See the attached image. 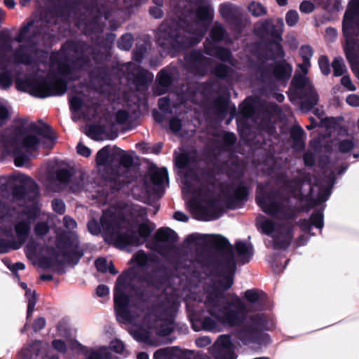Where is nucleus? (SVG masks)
Returning a JSON list of instances; mask_svg holds the SVG:
<instances>
[{
    "mask_svg": "<svg viewBox=\"0 0 359 359\" xmlns=\"http://www.w3.org/2000/svg\"><path fill=\"white\" fill-rule=\"evenodd\" d=\"M229 98L223 95L219 96L214 102L215 109L219 114H226L228 110Z\"/></svg>",
    "mask_w": 359,
    "mask_h": 359,
    "instance_id": "6e6d98bb",
    "label": "nucleus"
},
{
    "mask_svg": "<svg viewBox=\"0 0 359 359\" xmlns=\"http://www.w3.org/2000/svg\"><path fill=\"white\" fill-rule=\"evenodd\" d=\"M192 327L195 331L203 330L206 331H215L217 328V321L210 316H205L202 319H193Z\"/></svg>",
    "mask_w": 359,
    "mask_h": 359,
    "instance_id": "c9c22d12",
    "label": "nucleus"
},
{
    "mask_svg": "<svg viewBox=\"0 0 359 359\" xmlns=\"http://www.w3.org/2000/svg\"><path fill=\"white\" fill-rule=\"evenodd\" d=\"M318 65L321 73L325 76H328L330 74V64L329 58L327 55H320L318 58Z\"/></svg>",
    "mask_w": 359,
    "mask_h": 359,
    "instance_id": "0e129e2a",
    "label": "nucleus"
},
{
    "mask_svg": "<svg viewBox=\"0 0 359 359\" xmlns=\"http://www.w3.org/2000/svg\"><path fill=\"white\" fill-rule=\"evenodd\" d=\"M149 175L152 184L157 187H161L165 180H168V172L165 168H151Z\"/></svg>",
    "mask_w": 359,
    "mask_h": 359,
    "instance_id": "e433bc0d",
    "label": "nucleus"
},
{
    "mask_svg": "<svg viewBox=\"0 0 359 359\" xmlns=\"http://www.w3.org/2000/svg\"><path fill=\"white\" fill-rule=\"evenodd\" d=\"M309 220L315 227L318 229H323L324 226V215L322 209H318L312 212L310 216Z\"/></svg>",
    "mask_w": 359,
    "mask_h": 359,
    "instance_id": "5fc2aeb1",
    "label": "nucleus"
},
{
    "mask_svg": "<svg viewBox=\"0 0 359 359\" xmlns=\"http://www.w3.org/2000/svg\"><path fill=\"white\" fill-rule=\"evenodd\" d=\"M17 182H19L20 184H13L10 192L13 200L34 201L39 194V186L36 182L27 175L18 177Z\"/></svg>",
    "mask_w": 359,
    "mask_h": 359,
    "instance_id": "2eb2a0df",
    "label": "nucleus"
},
{
    "mask_svg": "<svg viewBox=\"0 0 359 359\" xmlns=\"http://www.w3.org/2000/svg\"><path fill=\"white\" fill-rule=\"evenodd\" d=\"M204 238L205 243L215 249L221 256L222 259L215 263V268L219 271V275L222 277L218 281V286L222 291L229 290L233 284V276L236 270L233 247L229 240L222 235H206L202 236L199 233L189 234L184 242L187 244H194L198 240Z\"/></svg>",
    "mask_w": 359,
    "mask_h": 359,
    "instance_id": "f03ea898",
    "label": "nucleus"
},
{
    "mask_svg": "<svg viewBox=\"0 0 359 359\" xmlns=\"http://www.w3.org/2000/svg\"><path fill=\"white\" fill-rule=\"evenodd\" d=\"M55 246L57 249L62 253L63 250H67L72 246V241L69 236L60 235L57 238Z\"/></svg>",
    "mask_w": 359,
    "mask_h": 359,
    "instance_id": "bf43d9fd",
    "label": "nucleus"
},
{
    "mask_svg": "<svg viewBox=\"0 0 359 359\" xmlns=\"http://www.w3.org/2000/svg\"><path fill=\"white\" fill-rule=\"evenodd\" d=\"M133 36L130 33L123 34L117 41V47L123 50H129L133 44Z\"/></svg>",
    "mask_w": 359,
    "mask_h": 359,
    "instance_id": "864d4df0",
    "label": "nucleus"
},
{
    "mask_svg": "<svg viewBox=\"0 0 359 359\" xmlns=\"http://www.w3.org/2000/svg\"><path fill=\"white\" fill-rule=\"evenodd\" d=\"M197 19L202 22H211L214 18L213 10L208 6H200L196 11Z\"/></svg>",
    "mask_w": 359,
    "mask_h": 359,
    "instance_id": "c03bdc74",
    "label": "nucleus"
},
{
    "mask_svg": "<svg viewBox=\"0 0 359 359\" xmlns=\"http://www.w3.org/2000/svg\"><path fill=\"white\" fill-rule=\"evenodd\" d=\"M212 73L220 80H226L232 74V69L223 63H219L215 66Z\"/></svg>",
    "mask_w": 359,
    "mask_h": 359,
    "instance_id": "37998d69",
    "label": "nucleus"
},
{
    "mask_svg": "<svg viewBox=\"0 0 359 359\" xmlns=\"http://www.w3.org/2000/svg\"><path fill=\"white\" fill-rule=\"evenodd\" d=\"M229 34L224 27L219 22H215L210 30L209 37H207L203 44H215L224 41Z\"/></svg>",
    "mask_w": 359,
    "mask_h": 359,
    "instance_id": "c85d7f7f",
    "label": "nucleus"
},
{
    "mask_svg": "<svg viewBox=\"0 0 359 359\" xmlns=\"http://www.w3.org/2000/svg\"><path fill=\"white\" fill-rule=\"evenodd\" d=\"M72 52L75 55L70 57L63 53L61 57L58 53H52L50 60L57 65V70L60 75L68 76L75 72L86 70L92 65L90 56L94 54L92 46L83 41H67L62 47Z\"/></svg>",
    "mask_w": 359,
    "mask_h": 359,
    "instance_id": "20e7f679",
    "label": "nucleus"
},
{
    "mask_svg": "<svg viewBox=\"0 0 359 359\" xmlns=\"http://www.w3.org/2000/svg\"><path fill=\"white\" fill-rule=\"evenodd\" d=\"M305 132L300 126H294L290 130L292 147L297 151H303L306 144L304 140Z\"/></svg>",
    "mask_w": 359,
    "mask_h": 359,
    "instance_id": "f704fd0d",
    "label": "nucleus"
},
{
    "mask_svg": "<svg viewBox=\"0 0 359 359\" xmlns=\"http://www.w3.org/2000/svg\"><path fill=\"white\" fill-rule=\"evenodd\" d=\"M26 295L29 296L28 297L27 310V318H29L32 316V313L34 310V307L36 304V297L35 292L31 294V290L29 289L26 290Z\"/></svg>",
    "mask_w": 359,
    "mask_h": 359,
    "instance_id": "680f3d73",
    "label": "nucleus"
},
{
    "mask_svg": "<svg viewBox=\"0 0 359 359\" xmlns=\"http://www.w3.org/2000/svg\"><path fill=\"white\" fill-rule=\"evenodd\" d=\"M290 90L297 97L304 98V100L300 104V109L303 112L310 111L319 101L318 93L304 74H294L290 82Z\"/></svg>",
    "mask_w": 359,
    "mask_h": 359,
    "instance_id": "0eeeda50",
    "label": "nucleus"
},
{
    "mask_svg": "<svg viewBox=\"0 0 359 359\" xmlns=\"http://www.w3.org/2000/svg\"><path fill=\"white\" fill-rule=\"evenodd\" d=\"M355 16H359V0H351L348 3V9L344 16L342 30L346 38L344 53L351 68L359 65V56L355 51L358 44L357 35L353 32L357 25L354 21Z\"/></svg>",
    "mask_w": 359,
    "mask_h": 359,
    "instance_id": "423d86ee",
    "label": "nucleus"
},
{
    "mask_svg": "<svg viewBox=\"0 0 359 359\" xmlns=\"http://www.w3.org/2000/svg\"><path fill=\"white\" fill-rule=\"evenodd\" d=\"M20 125H16L13 131L4 137V142L6 146H16L20 149H25L27 152L36 151L41 143L40 139L35 135L27 133L25 125L27 119L19 120Z\"/></svg>",
    "mask_w": 359,
    "mask_h": 359,
    "instance_id": "9d476101",
    "label": "nucleus"
},
{
    "mask_svg": "<svg viewBox=\"0 0 359 359\" xmlns=\"http://www.w3.org/2000/svg\"><path fill=\"white\" fill-rule=\"evenodd\" d=\"M334 76L339 77L347 72L344 60L341 57H335L332 62Z\"/></svg>",
    "mask_w": 359,
    "mask_h": 359,
    "instance_id": "09e8293b",
    "label": "nucleus"
},
{
    "mask_svg": "<svg viewBox=\"0 0 359 359\" xmlns=\"http://www.w3.org/2000/svg\"><path fill=\"white\" fill-rule=\"evenodd\" d=\"M126 277L121 274L116 283L114 291V310L118 320L131 322L133 316L130 309V298L125 292L126 288Z\"/></svg>",
    "mask_w": 359,
    "mask_h": 359,
    "instance_id": "ddd939ff",
    "label": "nucleus"
},
{
    "mask_svg": "<svg viewBox=\"0 0 359 359\" xmlns=\"http://www.w3.org/2000/svg\"><path fill=\"white\" fill-rule=\"evenodd\" d=\"M279 227L283 229L273 236V248L274 250H287L294 237V226L292 224H280Z\"/></svg>",
    "mask_w": 359,
    "mask_h": 359,
    "instance_id": "412c9836",
    "label": "nucleus"
},
{
    "mask_svg": "<svg viewBox=\"0 0 359 359\" xmlns=\"http://www.w3.org/2000/svg\"><path fill=\"white\" fill-rule=\"evenodd\" d=\"M204 53L210 56L215 57L222 62H231L233 55L228 48L215 44H203Z\"/></svg>",
    "mask_w": 359,
    "mask_h": 359,
    "instance_id": "b1692460",
    "label": "nucleus"
},
{
    "mask_svg": "<svg viewBox=\"0 0 359 359\" xmlns=\"http://www.w3.org/2000/svg\"><path fill=\"white\" fill-rule=\"evenodd\" d=\"M243 115L252 118H262L261 126L269 134H272L275 127L271 121L270 113L266 107L252 97L246 98L240 105Z\"/></svg>",
    "mask_w": 359,
    "mask_h": 359,
    "instance_id": "f8f14e48",
    "label": "nucleus"
},
{
    "mask_svg": "<svg viewBox=\"0 0 359 359\" xmlns=\"http://www.w3.org/2000/svg\"><path fill=\"white\" fill-rule=\"evenodd\" d=\"M178 306V303L174 299L166 297L152 306L151 313L157 320L172 325Z\"/></svg>",
    "mask_w": 359,
    "mask_h": 359,
    "instance_id": "dca6fc26",
    "label": "nucleus"
},
{
    "mask_svg": "<svg viewBox=\"0 0 359 359\" xmlns=\"http://www.w3.org/2000/svg\"><path fill=\"white\" fill-rule=\"evenodd\" d=\"M67 90V82L55 73L39 76L38 97L46 98L50 96H60Z\"/></svg>",
    "mask_w": 359,
    "mask_h": 359,
    "instance_id": "4468645a",
    "label": "nucleus"
},
{
    "mask_svg": "<svg viewBox=\"0 0 359 359\" xmlns=\"http://www.w3.org/2000/svg\"><path fill=\"white\" fill-rule=\"evenodd\" d=\"M235 248L239 258V262L243 264H248L253 255V248L252 245L247 244L243 241H238L235 243Z\"/></svg>",
    "mask_w": 359,
    "mask_h": 359,
    "instance_id": "473e14b6",
    "label": "nucleus"
},
{
    "mask_svg": "<svg viewBox=\"0 0 359 359\" xmlns=\"http://www.w3.org/2000/svg\"><path fill=\"white\" fill-rule=\"evenodd\" d=\"M201 177L203 182L210 185L211 187H214L216 183V174L214 170L210 168H205L201 171Z\"/></svg>",
    "mask_w": 359,
    "mask_h": 359,
    "instance_id": "3c124183",
    "label": "nucleus"
},
{
    "mask_svg": "<svg viewBox=\"0 0 359 359\" xmlns=\"http://www.w3.org/2000/svg\"><path fill=\"white\" fill-rule=\"evenodd\" d=\"M248 313L245 304L237 298L235 302H226L219 310H213L212 316L224 325H241L237 332V337L245 345L269 344L270 336L264 332L268 330L266 315L259 313L247 317Z\"/></svg>",
    "mask_w": 359,
    "mask_h": 359,
    "instance_id": "f257e3e1",
    "label": "nucleus"
},
{
    "mask_svg": "<svg viewBox=\"0 0 359 359\" xmlns=\"http://www.w3.org/2000/svg\"><path fill=\"white\" fill-rule=\"evenodd\" d=\"M173 351L170 348H160L154 352V359H169L173 355Z\"/></svg>",
    "mask_w": 359,
    "mask_h": 359,
    "instance_id": "774afa93",
    "label": "nucleus"
},
{
    "mask_svg": "<svg viewBox=\"0 0 359 359\" xmlns=\"http://www.w3.org/2000/svg\"><path fill=\"white\" fill-rule=\"evenodd\" d=\"M18 180V177L15 175L10 176H1L0 177V193L2 196H6L10 194L13 184Z\"/></svg>",
    "mask_w": 359,
    "mask_h": 359,
    "instance_id": "79ce46f5",
    "label": "nucleus"
},
{
    "mask_svg": "<svg viewBox=\"0 0 359 359\" xmlns=\"http://www.w3.org/2000/svg\"><path fill=\"white\" fill-rule=\"evenodd\" d=\"M150 80L149 71L139 67L137 72L134 74V83L137 86H144Z\"/></svg>",
    "mask_w": 359,
    "mask_h": 359,
    "instance_id": "de8ad7c7",
    "label": "nucleus"
},
{
    "mask_svg": "<svg viewBox=\"0 0 359 359\" xmlns=\"http://www.w3.org/2000/svg\"><path fill=\"white\" fill-rule=\"evenodd\" d=\"M279 193L269 191L256 197V202L267 215L283 220H292L297 217L299 210L295 207L285 205L276 201Z\"/></svg>",
    "mask_w": 359,
    "mask_h": 359,
    "instance_id": "6e6552de",
    "label": "nucleus"
},
{
    "mask_svg": "<svg viewBox=\"0 0 359 359\" xmlns=\"http://www.w3.org/2000/svg\"><path fill=\"white\" fill-rule=\"evenodd\" d=\"M154 229V223L151 222L148 219H147L144 222L138 225L137 231L136 233L140 239L142 241V243L150 237Z\"/></svg>",
    "mask_w": 359,
    "mask_h": 359,
    "instance_id": "58836bf2",
    "label": "nucleus"
},
{
    "mask_svg": "<svg viewBox=\"0 0 359 359\" xmlns=\"http://www.w3.org/2000/svg\"><path fill=\"white\" fill-rule=\"evenodd\" d=\"M108 241L119 249H123L128 246H139L142 244L135 231L130 228L118 230L113 232L108 236Z\"/></svg>",
    "mask_w": 359,
    "mask_h": 359,
    "instance_id": "f3484780",
    "label": "nucleus"
},
{
    "mask_svg": "<svg viewBox=\"0 0 359 359\" xmlns=\"http://www.w3.org/2000/svg\"><path fill=\"white\" fill-rule=\"evenodd\" d=\"M311 182V176L308 173L304 177H296L290 180H285L283 182L284 187L293 196L297 191L302 189L304 182Z\"/></svg>",
    "mask_w": 359,
    "mask_h": 359,
    "instance_id": "2f4dec72",
    "label": "nucleus"
},
{
    "mask_svg": "<svg viewBox=\"0 0 359 359\" xmlns=\"http://www.w3.org/2000/svg\"><path fill=\"white\" fill-rule=\"evenodd\" d=\"M39 216L40 209L34 204L27 206L18 213L14 224L17 241H13V250L20 248L27 241L31 231V225Z\"/></svg>",
    "mask_w": 359,
    "mask_h": 359,
    "instance_id": "1a4fd4ad",
    "label": "nucleus"
},
{
    "mask_svg": "<svg viewBox=\"0 0 359 359\" xmlns=\"http://www.w3.org/2000/svg\"><path fill=\"white\" fill-rule=\"evenodd\" d=\"M146 53L147 47L144 44L137 45L133 51V60L137 63H141Z\"/></svg>",
    "mask_w": 359,
    "mask_h": 359,
    "instance_id": "e2e57ef3",
    "label": "nucleus"
},
{
    "mask_svg": "<svg viewBox=\"0 0 359 359\" xmlns=\"http://www.w3.org/2000/svg\"><path fill=\"white\" fill-rule=\"evenodd\" d=\"M244 298L250 304L253 311H262L269 306V297L262 290L256 289L247 290L245 292Z\"/></svg>",
    "mask_w": 359,
    "mask_h": 359,
    "instance_id": "aec40b11",
    "label": "nucleus"
},
{
    "mask_svg": "<svg viewBox=\"0 0 359 359\" xmlns=\"http://www.w3.org/2000/svg\"><path fill=\"white\" fill-rule=\"evenodd\" d=\"M197 163V158L196 155L191 154L188 152H182L180 154L175 158L176 166L181 170H189L190 176L196 182H200L199 176L194 172L191 171V168Z\"/></svg>",
    "mask_w": 359,
    "mask_h": 359,
    "instance_id": "5701e85b",
    "label": "nucleus"
},
{
    "mask_svg": "<svg viewBox=\"0 0 359 359\" xmlns=\"http://www.w3.org/2000/svg\"><path fill=\"white\" fill-rule=\"evenodd\" d=\"M260 226L262 232L266 235H271L272 233L275 231L276 228V224L269 219H264L261 222Z\"/></svg>",
    "mask_w": 359,
    "mask_h": 359,
    "instance_id": "338daca9",
    "label": "nucleus"
},
{
    "mask_svg": "<svg viewBox=\"0 0 359 359\" xmlns=\"http://www.w3.org/2000/svg\"><path fill=\"white\" fill-rule=\"evenodd\" d=\"M224 297L223 291L219 287L214 288L208 292L206 297L205 304L208 307V312L212 316L213 310H219L223 304L220 303V299Z\"/></svg>",
    "mask_w": 359,
    "mask_h": 359,
    "instance_id": "c756f323",
    "label": "nucleus"
},
{
    "mask_svg": "<svg viewBox=\"0 0 359 359\" xmlns=\"http://www.w3.org/2000/svg\"><path fill=\"white\" fill-rule=\"evenodd\" d=\"M177 233L169 227H161L154 235V239L158 246V243H165L161 248L169 250L173 248L178 241Z\"/></svg>",
    "mask_w": 359,
    "mask_h": 359,
    "instance_id": "4be33fe9",
    "label": "nucleus"
},
{
    "mask_svg": "<svg viewBox=\"0 0 359 359\" xmlns=\"http://www.w3.org/2000/svg\"><path fill=\"white\" fill-rule=\"evenodd\" d=\"M36 135L41 136L48 140L54 142L56 139L55 133L51 127L46 123H44L42 127H39V130L37 131Z\"/></svg>",
    "mask_w": 359,
    "mask_h": 359,
    "instance_id": "052dcab7",
    "label": "nucleus"
},
{
    "mask_svg": "<svg viewBox=\"0 0 359 359\" xmlns=\"http://www.w3.org/2000/svg\"><path fill=\"white\" fill-rule=\"evenodd\" d=\"M15 86L18 90L29 92L32 95L38 97L39 76H29L25 79H18L15 81Z\"/></svg>",
    "mask_w": 359,
    "mask_h": 359,
    "instance_id": "cd10ccee",
    "label": "nucleus"
},
{
    "mask_svg": "<svg viewBox=\"0 0 359 359\" xmlns=\"http://www.w3.org/2000/svg\"><path fill=\"white\" fill-rule=\"evenodd\" d=\"M283 23L280 25H275L271 20L266 19L261 23L259 29L263 34L270 36L271 37V40L283 41Z\"/></svg>",
    "mask_w": 359,
    "mask_h": 359,
    "instance_id": "bb28decb",
    "label": "nucleus"
},
{
    "mask_svg": "<svg viewBox=\"0 0 359 359\" xmlns=\"http://www.w3.org/2000/svg\"><path fill=\"white\" fill-rule=\"evenodd\" d=\"M111 149L109 146H105L96 154L95 162L98 167L107 166L112 162L110 158Z\"/></svg>",
    "mask_w": 359,
    "mask_h": 359,
    "instance_id": "a19ab883",
    "label": "nucleus"
},
{
    "mask_svg": "<svg viewBox=\"0 0 359 359\" xmlns=\"http://www.w3.org/2000/svg\"><path fill=\"white\" fill-rule=\"evenodd\" d=\"M188 69L192 73L203 76L206 74V69L210 59L205 57L200 50H192L189 55L185 56Z\"/></svg>",
    "mask_w": 359,
    "mask_h": 359,
    "instance_id": "6ab92c4d",
    "label": "nucleus"
},
{
    "mask_svg": "<svg viewBox=\"0 0 359 359\" xmlns=\"http://www.w3.org/2000/svg\"><path fill=\"white\" fill-rule=\"evenodd\" d=\"M102 227L109 233V236L113 232L123 229V224H126L131 226L130 222L127 219L125 214L122 212L116 213L112 211H105L100 218Z\"/></svg>",
    "mask_w": 359,
    "mask_h": 359,
    "instance_id": "a211bd4d",
    "label": "nucleus"
},
{
    "mask_svg": "<svg viewBox=\"0 0 359 359\" xmlns=\"http://www.w3.org/2000/svg\"><path fill=\"white\" fill-rule=\"evenodd\" d=\"M207 205L209 210L212 213L213 219L219 218L224 213V208L217 199H209L207 202Z\"/></svg>",
    "mask_w": 359,
    "mask_h": 359,
    "instance_id": "49530a36",
    "label": "nucleus"
},
{
    "mask_svg": "<svg viewBox=\"0 0 359 359\" xmlns=\"http://www.w3.org/2000/svg\"><path fill=\"white\" fill-rule=\"evenodd\" d=\"M13 149V155L15 156L14 163L15 166L22 167L24 165L28 158L25 153H24L22 149L16 146H8Z\"/></svg>",
    "mask_w": 359,
    "mask_h": 359,
    "instance_id": "603ef678",
    "label": "nucleus"
},
{
    "mask_svg": "<svg viewBox=\"0 0 359 359\" xmlns=\"http://www.w3.org/2000/svg\"><path fill=\"white\" fill-rule=\"evenodd\" d=\"M215 359H236V355L231 348H218L214 353Z\"/></svg>",
    "mask_w": 359,
    "mask_h": 359,
    "instance_id": "13d9d810",
    "label": "nucleus"
},
{
    "mask_svg": "<svg viewBox=\"0 0 359 359\" xmlns=\"http://www.w3.org/2000/svg\"><path fill=\"white\" fill-rule=\"evenodd\" d=\"M281 41L279 40H269L266 43L267 51L271 53L269 57L271 60H276L285 57V53L280 43Z\"/></svg>",
    "mask_w": 359,
    "mask_h": 359,
    "instance_id": "4c0bfd02",
    "label": "nucleus"
},
{
    "mask_svg": "<svg viewBox=\"0 0 359 359\" xmlns=\"http://www.w3.org/2000/svg\"><path fill=\"white\" fill-rule=\"evenodd\" d=\"M30 46L20 44L13 53L14 61L17 64L31 65L34 63V59L29 52Z\"/></svg>",
    "mask_w": 359,
    "mask_h": 359,
    "instance_id": "7c9ffc66",
    "label": "nucleus"
},
{
    "mask_svg": "<svg viewBox=\"0 0 359 359\" xmlns=\"http://www.w3.org/2000/svg\"><path fill=\"white\" fill-rule=\"evenodd\" d=\"M205 33V29L191 35L190 31L184 28L180 21L165 20L159 25L156 37L159 46L175 54L196 46L201 41Z\"/></svg>",
    "mask_w": 359,
    "mask_h": 359,
    "instance_id": "7ed1b4c3",
    "label": "nucleus"
},
{
    "mask_svg": "<svg viewBox=\"0 0 359 359\" xmlns=\"http://www.w3.org/2000/svg\"><path fill=\"white\" fill-rule=\"evenodd\" d=\"M222 192L224 197L225 207L229 210H236L243 206L248 200L249 187L243 180H233L222 184Z\"/></svg>",
    "mask_w": 359,
    "mask_h": 359,
    "instance_id": "9b49d317",
    "label": "nucleus"
},
{
    "mask_svg": "<svg viewBox=\"0 0 359 359\" xmlns=\"http://www.w3.org/2000/svg\"><path fill=\"white\" fill-rule=\"evenodd\" d=\"M248 10L255 17L264 15L267 12L266 8L261 3L255 1H252L249 4Z\"/></svg>",
    "mask_w": 359,
    "mask_h": 359,
    "instance_id": "4d7b16f0",
    "label": "nucleus"
},
{
    "mask_svg": "<svg viewBox=\"0 0 359 359\" xmlns=\"http://www.w3.org/2000/svg\"><path fill=\"white\" fill-rule=\"evenodd\" d=\"M281 255L280 253H274L270 257L269 263L275 273L283 271L285 266L282 267L280 264Z\"/></svg>",
    "mask_w": 359,
    "mask_h": 359,
    "instance_id": "69168bd1",
    "label": "nucleus"
},
{
    "mask_svg": "<svg viewBox=\"0 0 359 359\" xmlns=\"http://www.w3.org/2000/svg\"><path fill=\"white\" fill-rule=\"evenodd\" d=\"M13 79L10 70L5 69L0 72V88L8 90L13 85Z\"/></svg>",
    "mask_w": 359,
    "mask_h": 359,
    "instance_id": "8fccbe9b",
    "label": "nucleus"
},
{
    "mask_svg": "<svg viewBox=\"0 0 359 359\" xmlns=\"http://www.w3.org/2000/svg\"><path fill=\"white\" fill-rule=\"evenodd\" d=\"M80 0H57V3L48 8L41 18V29L36 34L45 35L51 27L60 22L68 24L72 16H76L80 11Z\"/></svg>",
    "mask_w": 359,
    "mask_h": 359,
    "instance_id": "39448f33",
    "label": "nucleus"
},
{
    "mask_svg": "<svg viewBox=\"0 0 359 359\" xmlns=\"http://www.w3.org/2000/svg\"><path fill=\"white\" fill-rule=\"evenodd\" d=\"M74 174L73 169L59 168L55 172V179L62 184H69Z\"/></svg>",
    "mask_w": 359,
    "mask_h": 359,
    "instance_id": "a18cd8bd",
    "label": "nucleus"
},
{
    "mask_svg": "<svg viewBox=\"0 0 359 359\" xmlns=\"http://www.w3.org/2000/svg\"><path fill=\"white\" fill-rule=\"evenodd\" d=\"M155 91L161 95L166 93L173 82L172 74L166 69H162L156 76Z\"/></svg>",
    "mask_w": 359,
    "mask_h": 359,
    "instance_id": "a878e982",
    "label": "nucleus"
},
{
    "mask_svg": "<svg viewBox=\"0 0 359 359\" xmlns=\"http://www.w3.org/2000/svg\"><path fill=\"white\" fill-rule=\"evenodd\" d=\"M272 68V74L276 81L281 83H287L292 73V67L285 60L270 65Z\"/></svg>",
    "mask_w": 359,
    "mask_h": 359,
    "instance_id": "393cba45",
    "label": "nucleus"
},
{
    "mask_svg": "<svg viewBox=\"0 0 359 359\" xmlns=\"http://www.w3.org/2000/svg\"><path fill=\"white\" fill-rule=\"evenodd\" d=\"M61 255L67 264L75 266L83 256V252L77 249H74L70 251L63 250Z\"/></svg>",
    "mask_w": 359,
    "mask_h": 359,
    "instance_id": "ea45409f",
    "label": "nucleus"
},
{
    "mask_svg": "<svg viewBox=\"0 0 359 359\" xmlns=\"http://www.w3.org/2000/svg\"><path fill=\"white\" fill-rule=\"evenodd\" d=\"M219 13L222 17L233 25L236 29L241 31L242 29L241 19L233 11L231 6L229 4H222L219 7Z\"/></svg>",
    "mask_w": 359,
    "mask_h": 359,
    "instance_id": "72a5a7b5",
    "label": "nucleus"
}]
</instances>
